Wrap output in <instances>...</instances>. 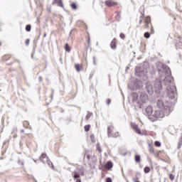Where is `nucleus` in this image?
<instances>
[{"mask_svg":"<svg viewBox=\"0 0 182 182\" xmlns=\"http://www.w3.org/2000/svg\"><path fill=\"white\" fill-rule=\"evenodd\" d=\"M161 68H157L158 72L159 73V79H161V77L166 76L164 80V82L166 86H168L170 83H173L174 80V79L171 75L170 68L164 64H161Z\"/></svg>","mask_w":182,"mask_h":182,"instance_id":"obj_1","label":"nucleus"},{"mask_svg":"<svg viewBox=\"0 0 182 182\" xmlns=\"http://www.w3.org/2000/svg\"><path fill=\"white\" fill-rule=\"evenodd\" d=\"M161 79L157 78L155 81L151 82L146 83V90H147L149 95H153L155 92L157 95L161 92Z\"/></svg>","mask_w":182,"mask_h":182,"instance_id":"obj_2","label":"nucleus"},{"mask_svg":"<svg viewBox=\"0 0 182 182\" xmlns=\"http://www.w3.org/2000/svg\"><path fill=\"white\" fill-rule=\"evenodd\" d=\"M171 112H173V108H170L168 105H166L164 107V109L156 110L154 114L149 117V120H151V122H156L157 119H163L165 116H169Z\"/></svg>","mask_w":182,"mask_h":182,"instance_id":"obj_3","label":"nucleus"},{"mask_svg":"<svg viewBox=\"0 0 182 182\" xmlns=\"http://www.w3.org/2000/svg\"><path fill=\"white\" fill-rule=\"evenodd\" d=\"M139 101L137 102V105H139V109H143V107H146V104L149 102V97L146 92H141L139 95Z\"/></svg>","mask_w":182,"mask_h":182,"instance_id":"obj_4","label":"nucleus"},{"mask_svg":"<svg viewBox=\"0 0 182 182\" xmlns=\"http://www.w3.org/2000/svg\"><path fill=\"white\" fill-rule=\"evenodd\" d=\"M128 87L129 89H130V90H136V89H141V87H143V83L140 80H136L129 83Z\"/></svg>","mask_w":182,"mask_h":182,"instance_id":"obj_5","label":"nucleus"},{"mask_svg":"<svg viewBox=\"0 0 182 182\" xmlns=\"http://www.w3.org/2000/svg\"><path fill=\"white\" fill-rule=\"evenodd\" d=\"M166 93L169 99L171 100H174L177 96V94L176 93V87H174V85L168 87L166 88Z\"/></svg>","mask_w":182,"mask_h":182,"instance_id":"obj_6","label":"nucleus"},{"mask_svg":"<svg viewBox=\"0 0 182 182\" xmlns=\"http://www.w3.org/2000/svg\"><path fill=\"white\" fill-rule=\"evenodd\" d=\"M172 103V102H166L164 103L161 100H158L156 102V106L158 109H163V110H164V107H166V105L168 106L169 109H173V106L171 105Z\"/></svg>","mask_w":182,"mask_h":182,"instance_id":"obj_7","label":"nucleus"},{"mask_svg":"<svg viewBox=\"0 0 182 182\" xmlns=\"http://www.w3.org/2000/svg\"><path fill=\"white\" fill-rule=\"evenodd\" d=\"M147 73V70L146 69H143L141 67H136L135 68V75L139 76V77H143V76H146Z\"/></svg>","mask_w":182,"mask_h":182,"instance_id":"obj_8","label":"nucleus"},{"mask_svg":"<svg viewBox=\"0 0 182 182\" xmlns=\"http://www.w3.org/2000/svg\"><path fill=\"white\" fill-rule=\"evenodd\" d=\"M145 112L149 117V119H150V116H153V114H151L153 113V107H151V106H147Z\"/></svg>","mask_w":182,"mask_h":182,"instance_id":"obj_9","label":"nucleus"},{"mask_svg":"<svg viewBox=\"0 0 182 182\" xmlns=\"http://www.w3.org/2000/svg\"><path fill=\"white\" fill-rule=\"evenodd\" d=\"M48 159L49 157H48V155H46V154H42L40 156V160L42 163H43V164H45V163H46V161H48Z\"/></svg>","mask_w":182,"mask_h":182,"instance_id":"obj_10","label":"nucleus"},{"mask_svg":"<svg viewBox=\"0 0 182 182\" xmlns=\"http://www.w3.org/2000/svg\"><path fill=\"white\" fill-rule=\"evenodd\" d=\"M131 97L132 99V103H136L137 105V99H139V95L136 92H133L131 95Z\"/></svg>","mask_w":182,"mask_h":182,"instance_id":"obj_11","label":"nucleus"},{"mask_svg":"<svg viewBox=\"0 0 182 182\" xmlns=\"http://www.w3.org/2000/svg\"><path fill=\"white\" fill-rule=\"evenodd\" d=\"M132 127L134 129V132L137 133V134H141V131H140L139 126H137L136 124H132Z\"/></svg>","mask_w":182,"mask_h":182,"instance_id":"obj_12","label":"nucleus"},{"mask_svg":"<svg viewBox=\"0 0 182 182\" xmlns=\"http://www.w3.org/2000/svg\"><path fill=\"white\" fill-rule=\"evenodd\" d=\"M105 5H107V6H116V5H117V4L114 3L112 0H107L105 1Z\"/></svg>","mask_w":182,"mask_h":182,"instance_id":"obj_13","label":"nucleus"},{"mask_svg":"<svg viewBox=\"0 0 182 182\" xmlns=\"http://www.w3.org/2000/svg\"><path fill=\"white\" fill-rule=\"evenodd\" d=\"M113 168V163H112V161H108L106 164H105V168H107V170H110V168Z\"/></svg>","mask_w":182,"mask_h":182,"instance_id":"obj_14","label":"nucleus"},{"mask_svg":"<svg viewBox=\"0 0 182 182\" xmlns=\"http://www.w3.org/2000/svg\"><path fill=\"white\" fill-rule=\"evenodd\" d=\"M78 170L79 169L74 171V175H73L74 178H77V180L79 179V178L80 177V173L79 172Z\"/></svg>","mask_w":182,"mask_h":182,"instance_id":"obj_15","label":"nucleus"},{"mask_svg":"<svg viewBox=\"0 0 182 182\" xmlns=\"http://www.w3.org/2000/svg\"><path fill=\"white\" fill-rule=\"evenodd\" d=\"M178 39H179V42L176 43V49H180V48H181V46H182V38H181V37H179Z\"/></svg>","mask_w":182,"mask_h":182,"instance_id":"obj_16","label":"nucleus"},{"mask_svg":"<svg viewBox=\"0 0 182 182\" xmlns=\"http://www.w3.org/2000/svg\"><path fill=\"white\" fill-rule=\"evenodd\" d=\"M54 4H58V6L63 8V3L62 2V0H54L53 4L54 5Z\"/></svg>","mask_w":182,"mask_h":182,"instance_id":"obj_17","label":"nucleus"},{"mask_svg":"<svg viewBox=\"0 0 182 182\" xmlns=\"http://www.w3.org/2000/svg\"><path fill=\"white\" fill-rule=\"evenodd\" d=\"M111 49H116V39L114 38L110 43Z\"/></svg>","mask_w":182,"mask_h":182,"instance_id":"obj_18","label":"nucleus"},{"mask_svg":"<svg viewBox=\"0 0 182 182\" xmlns=\"http://www.w3.org/2000/svg\"><path fill=\"white\" fill-rule=\"evenodd\" d=\"M145 28H149V23H150V16H147L145 20Z\"/></svg>","mask_w":182,"mask_h":182,"instance_id":"obj_19","label":"nucleus"},{"mask_svg":"<svg viewBox=\"0 0 182 182\" xmlns=\"http://www.w3.org/2000/svg\"><path fill=\"white\" fill-rule=\"evenodd\" d=\"M65 52H68V53H69V52H70V46H69V43H65Z\"/></svg>","mask_w":182,"mask_h":182,"instance_id":"obj_20","label":"nucleus"},{"mask_svg":"<svg viewBox=\"0 0 182 182\" xmlns=\"http://www.w3.org/2000/svg\"><path fill=\"white\" fill-rule=\"evenodd\" d=\"M46 163H47V164L48 165L49 167H51V168L53 167V164L52 163V161L47 160L46 161Z\"/></svg>","mask_w":182,"mask_h":182,"instance_id":"obj_21","label":"nucleus"},{"mask_svg":"<svg viewBox=\"0 0 182 182\" xmlns=\"http://www.w3.org/2000/svg\"><path fill=\"white\" fill-rule=\"evenodd\" d=\"M136 163H140V155H135Z\"/></svg>","mask_w":182,"mask_h":182,"instance_id":"obj_22","label":"nucleus"},{"mask_svg":"<svg viewBox=\"0 0 182 182\" xmlns=\"http://www.w3.org/2000/svg\"><path fill=\"white\" fill-rule=\"evenodd\" d=\"M144 173H146V174H147L148 173H150V167L149 166H146L144 169Z\"/></svg>","mask_w":182,"mask_h":182,"instance_id":"obj_23","label":"nucleus"},{"mask_svg":"<svg viewBox=\"0 0 182 182\" xmlns=\"http://www.w3.org/2000/svg\"><path fill=\"white\" fill-rule=\"evenodd\" d=\"M144 38H146V39H149V38H150V33L149 32L144 33Z\"/></svg>","mask_w":182,"mask_h":182,"instance_id":"obj_24","label":"nucleus"},{"mask_svg":"<svg viewBox=\"0 0 182 182\" xmlns=\"http://www.w3.org/2000/svg\"><path fill=\"white\" fill-rule=\"evenodd\" d=\"M75 68L77 72H80V65L76 64V65H75Z\"/></svg>","mask_w":182,"mask_h":182,"instance_id":"obj_25","label":"nucleus"},{"mask_svg":"<svg viewBox=\"0 0 182 182\" xmlns=\"http://www.w3.org/2000/svg\"><path fill=\"white\" fill-rule=\"evenodd\" d=\"M92 116V114L91 112H88L86 116V120H89Z\"/></svg>","mask_w":182,"mask_h":182,"instance_id":"obj_26","label":"nucleus"},{"mask_svg":"<svg viewBox=\"0 0 182 182\" xmlns=\"http://www.w3.org/2000/svg\"><path fill=\"white\" fill-rule=\"evenodd\" d=\"M31 25H29V24L26 25V31L27 32H31Z\"/></svg>","mask_w":182,"mask_h":182,"instance_id":"obj_27","label":"nucleus"},{"mask_svg":"<svg viewBox=\"0 0 182 182\" xmlns=\"http://www.w3.org/2000/svg\"><path fill=\"white\" fill-rule=\"evenodd\" d=\"M85 129V132H89V130H90V125H85L84 127Z\"/></svg>","mask_w":182,"mask_h":182,"instance_id":"obj_28","label":"nucleus"},{"mask_svg":"<svg viewBox=\"0 0 182 182\" xmlns=\"http://www.w3.org/2000/svg\"><path fill=\"white\" fill-rule=\"evenodd\" d=\"M154 145L156 146V147H160L161 146V143H160V141H156L154 143Z\"/></svg>","mask_w":182,"mask_h":182,"instance_id":"obj_29","label":"nucleus"},{"mask_svg":"<svg viewBox=\"0 0 182 182\" xmlns=\"http://www.w3.org/2000/svg\"><path fill=\"white\" fill-rule=\"evenodd\" d=\"M70 6H71L72 9H77V6H76V4L73 3V4H71Z\"/></svg>","mask_w":182,"mask_h":182,"instance_id":"obj_30","label":"nucleus"},{"mask_svg":"<svg viewBox=\"0 0 182 182\" xmlns=\"http://www.w3.org/2000/svg\"><path fill=\"white\" fill-rule=\"evenodd\" d=\"M112 127H107V134H108V137H110V133H112V131L110 130V128Z\"/></svg>","mask_w":182,"mask_h":182,"instance_id":"obj_31","label":"nucleus"},{"mask_svg":"<svg viewBox=\"0 0 182 182\" xmlns=\"http://www.w3.org/2000/svg\"><path fill=\"white\" fill-rule=\"evenodd\" d=\"M169 178H170V180H171V181H173V180H174V175H173V174H170L169 175Z\"/></svg>","mask_w":182,"mask_h":182,"instance_id":"obj_32","label":"nucleus"},{"mask_svg":"<svg viewBox=\"0 0 182 182\" xmlns=\"http://www.w3.org/2000/svg\"><path fill=\"white\" fill-rule=\"evenodd\" d=\"M119 38H121V39H124V38H125L124 34V33H120Z\"/></svg>","mask_w":182,"mask_h":182,"instance_id":"obj_33","label":"nucleus"},{"mask_svg":"<svg viewBox=\"0 0 182 182\" xmlns=\"http://www.w3.org/2000/svg\"><path fill=\"white\" fill-rule=\"evenodd\" d=\"M110 103H112V100L108 98V99L107 100V105L109 106V105H110Z\"/></svg>","mask_w":182,"mask_h":182,"instance_id":"obj_34","label":"nucleus"},{"mask_svg":"<svg viewBox=\"0 0 182 182\" xmlns=\"http://www.w3.org/2000/svg\"><path fill=\"white\" fill-rule=\"evenodd\" d=\"M26 46H29V39H26L25 41Z\"/></svg>","mask_w":182,"mask_h":182,"instance_id":"obj_35","label":"nucleus"},{"mask_svg":"<svg viewBox=\"0 0 182 182\" xmlns=\"http://www.w3.org/2000/svg\"><path fill=\"white\" fill-rule=\"evenodd\" d=\"M90 138H91L92 143H95V140H93V139L95 138V135H91Z\"/></svg>","mask_w":182,"mask_h":182,"instance_id":"obj_36","label":"nucleus"},{"mask_svg":"<svg viewBox=\"0 0 182 182\" xmlns=\"http://www.w3.org/2000/svg\"><path fill=\"white\" fill-rule=\"evenodd\" d=\"M106 182H112V178H107Z\"/></svg>","mask_w":182,"mask_h":182,"instance_id":"obj_37","label":"nucleus"},{"mask_svg":"<svg viewBox=\"0 0 182 182\" xmlns=\"http://www.w3.org/2000/svg\"><path fill=\"white\" fill-rule=\"evenodd\" d=\"M149 152L150 153H154V149L153 148L149 149Z\"/></svg>","mask_w":182,"mask_h":182,"instance_id":"obj_38","label":"nucleus"},{"mask_svg":"<svg viewBox=\"0 0 182 182\" xmlns=\"http://www.w3.org/2000/svg\"><path fill=\"white\" fill-rule=\"evenodd\" d=\"M181 144H182V141L178 142V149H180V147H181Z\"/></svg>","mask_w":182,"mask_h":182,"instance_id":"obj_39","label":"nucleus"},{"mask_svg":"<svg viewBox=\"0 0 182 182\" xmlns=\"http://www.w3.org/2000/svg\"><path fill=\"white\" fill-rule=\"evenodd\" d=\"M114 136L115 137H119V132H116L115 134H114Z\"/></svg>","mask_w":182,"mask_h":182,"instance_id":"obj_40","label":"nucleus"},{"mask_svg":"<svg viewBox=\"0 0 182 182\" xmlns=\"http://www.w3.org/2000/svg\"><path fill=\"white\" fill-rule=\"evenodd\" d=\"M119 18H120V15L117 14V16H116V18H117V20H119Z\"/></svg>","mask_w":182,"mask_h":182,"instance_id":"obj_41","label":"nucleus"},{"mask_svg":"<svg viewBox=\"0 0 182 182\" xmlns=\"http://www.w3.org/2000/svg\"><path fill=\"white\" fill-rule=\"evenodd\" d=\"M139 19H140V20H139V25H140V24L141 23L142 18H141V17H140V18H139Z\"/></svg>","mask_w":182,"mask_h":182,"instance_id":"obj_42","label":"nucleus"},{"mask_svg":"<svg viewBox=\"0 0 182 182\" xmlns=\"http://www.w3.org/2000/svg\"><path fill=\"white\" fill-rule=\"evenodd\" d=\"M14 139H16V137H18V135H16V134H14Z\"/></svg>","mask_w":182,"mask_h":182,"instance_id":"obj_43","label":"nucleus"},{"mask_svg":"<svg viewBox=\"0 0 182 182\" xmlns=\"http://www.w3.org/2000/svg\"><path fill=\"white\" fill-rule=\"evenodd\" d=\"M93 62H96V57H93Z\"/></svg>","mask_w":182,"mask_h":182,"instance_id":"obj_44","label":"nucleus"},{"mask_svg":"<svg viewBox=\"0 0 182 182\" xmlns=\"http://www.w3.org/2000/svg\"><path fill=\"white\" fill-rule=\"evenodd\" d=\"M76 182H82V181L80 179H77Z\"/></svg>","mask_w":182,"mask_h":182,"instance_id":"obj_45","label":"nucleus"},{"mask_svg":"<svg viewBox=\"0 0 182 182\" xmlns=\"http://www.w3.org/2000/svg\"><path fill=\"white\" fill-rule=\"evenodd\" d=\"M87 159L89 160L90 159V156L87 155Z\"/></svg>","mask_w":182,"mask_h":182,"instance_id":"obj_46","label":"nucleus"},{"mask_svg":"<svg viewBox=\"0 0 182 182\" xmlns=\"http://www.w3.org/2000/svg\"><path fill=\"white\" fill-rule=\"evenodd\" d=\"M151 31L152 33H154V29L152 28Z\"/></svg>","mask_w":182,"mask_h":182,"instance_id":"obj_47","label":"nucleus"},{"mask_svg":"<svg viewBox=\"0 0 182 182\" xmlns=\"http://www.w3.org/2000/svg\"><path fill=\"white\" fill-rule=\"evenodd\" d=\"M144 65H149V63H147V62L144 63Z\"/></svg>","mask_w":182,"mask_h":182,"instance_id":"obj_48","label":"nucleus"},{"mask_svg":"<svg viewBox=\"0 0 182 182\" xmlns=\"http://www.w3.org/2000/svg\"><path fill=\"white\" fill-rule=\"evenodd\" d=\"M134 180V181H135V182H140V181H136V179H133Z\"/></svg>","mask_w":182,"mask_h":182,"instance_id":"obj_49","label":"nucleus"},{"mask_svg":"<svg viewBox=\"0 0 182 182\" xmlns=\"http://www.w3.org/2000/svg\"><path fill=\"white\" fill-rule=\"evenodd\" d=\"M93 65H96V61H93Z\"/></svg>","mask_w":182,"mask_h":182,"instance_id":"obj_50","label":"nucleus"},{"mask_svg":"<svg viewBox=\"0 0 182 182\" xmlns=\"http://www.w3.org/2000/svg\"><path fill=\"white\" fill-rule=\"evenodd\" d=\"M99 151L102 152V149H98Z\"/></svg>","mask_w":182,"mask_h":182,"instance_id":"obj_51","label":"nucleus"},{"mask_svg":"<svg viewBox=\"0 0 182 182\" xmlns=\"http://www.w3.org/2000/svg\"><path fill=\"white\" fill-rule=\"evenodd\" d=\"M44 38H46V33H44Z\"/></svg>","mask_w":182,"mask_h":182,"instance_id":"obj_52","label":"nucleus"},{"mask_svg":"<svg viewBox=\"0 0 182 182\" xmlns=\"http://www.w3.org/2000/svg\"><path fill=\"white\" fill-rule=\"evenodd\" d=\"M129 67H127V70H129Z\"/></svg>","mask_w":182,"mask_h":182,"instance_id":"obj_53","label":"nucleus"},{"mask_svg":"<svg viewBox=\"0 0 182 182\" xmlns=\"http://www.w3.org/2000/svg\"><path fill=\"white\" fill-rule=\"evenodd\" d=\"M21 166H23V162H21Z\"/></svg>","mask_w":182,"mask_h":182,"instance_id":"obj_54","label":"nucleus"},{"mask_svg":"<svg viewBox=\"0 0 182 182\" xmlns=\"http://www.w3.org/2000/svg\"><path fill=\"white\" fill-rule=\"evenodd\" d=\"M21 133H23V129L21 130Z\"/></svg>","mask_w":182,"mask_h":182,"instance_id":"obj_55","label":"nucleus"},{"mask_svg":"<svg viewBox=\"0 0 182 182\" xmlns=\"http://www.w3.org/2000/svg\"><path fill=\"white\" fill-rule=\"evenodd\" d=\"M41 80H42V77H40Z\"/></svg>","mask_w":182,"mask_h":182,"instance_id":"obj_56","label":"nucleus"},{"mask_svg":"<svg viewBox=\"0 0 182 182\" xmlns=\"http://www.w3.org/2000/svg\"><path fill=\"white\" fill-rule=\"evenodd\" d=\"M99 45V43H97V46Z\"/></svg>","mask_w":182,"mask_h":182,"instance_id":"obj_57","label":"nucleus"},{"mask_svg":"<svg viewBox=\"0 0 182 182\" xmlns=\"http://www.w3.org/2000/svg\"><path fill=\"white\" fill-rule=\"evenodd\" d=\"M26 123H29V122H26Z\"/></svg>","mask_w":182,"mask_h":182,"instance_id":"obj_58","label":"nucleus"},{"mask_svg":"<svg viewBox=\"0 0 182 182\" xmlns=\"http://www.w3.org/2000/svg\"><path fill=\"white\" fill-rule=\"evenodd\" d=\"M0 46H1V43H0Z\"/></svg>","mask_w":182,"mask_h":182,"instance_id":"obj_59","label":"nucleus"}]
</instances>
